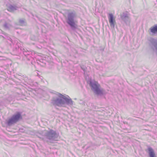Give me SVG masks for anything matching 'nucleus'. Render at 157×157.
I'll list each match as a JSON object with an SVG mask.
<instances>
[{"mask_svg":"<svg viewBox=\"0 0 157 157\" xmlns=\"http://www.w3.org/2000/svg\"><path fill=\"white\" fill-rule=\"evenodd\" d=\"M19 25L21 26H25L26 24L25 20L23 18H21L19 19Z\"/></svg>","mask_w":157,"mask_h":157,"instance_id":"nucleus-11","label":"nucleus"},{"mask_svg":"<svg viewBox=\"0 0 157 157\" xmlns=\"http://www.w3.org/2000/svg\"><path fill=\"white\" fill-rule=\"evenodd\" d=\"M17 7L15 6H13L11 5H7V10L10 12H13L17 9Z\"/></svg>","mask_w":157,"mask_h":157,"instance_id":"nucleus-8","label":"nucleus"},{"mask_svg":"<svg viewBox=\"0 0 157 157\" xmlns=\"http://www.w3.org/2000/svg\"><path fill=\"white\" fill-rule=\"evenodd\" d=\"M22 118L21 113L17 112L13 114L6 122V124L8 126H11L16 124Z\"/></svg>","mask_w":157,"mask_h":157,"instance_id":"nucleus-5","label":"nucleus"},{"mask_svg":"<svg viewBox=\"0 0 157 157\" xmlns=\"http://www.w3.org/2000/svg\"><path fill=\"white\" fill-rule=\"evenodd\" d=\"M81 68L83 70V71H84V74L85 75L86 73L85 72V69H83L82 67H81Z\"/></svg>","mask_w":157,"mask_h":157,"instance_id":"nucleus-15","label":"nucleus"},{"mask_svg":"<svg viewBox=\"0 0 157 157\" xmlns=\"http://www.w3.org/2000/svg\"><path fill=\"white\" fill-rule=\"evenodd\" d=\"M3 26L4 28L6 29H9L12 26L10 24L8 23L7 22H5Z\"/></svg>","mask_w":157,"mask_h":157,"instance_id":"nucleus-12","label":"nucleus"},{"mask_svg":"<svg viewBox=\"0 0 157 157\" xmlns=\"http://www.w3.org/2000/svg\"><path fill=\"white\" fill-rule=\"evenodd\" d=\"M109 15L108 18L110 26L114 28L116 24L115 18L112 13H109Z\"/></svg>","mask_w":157,"mask_h":157,"instance_id":"nucleus-7","label":"nucleus"},{"mask_svg":"<svg viewBox=\"0 0 157 157\" xmlns=\"http://www.w3.org/2000/svg\"><path fill=\"white\" fill-rule=\"evenodd\" d=\"M75 17V14L74 13H68L66 19L67 23L70 26L71 29L73 30H75L76 28L74 20Z\"/></svg>","mask_w":157,"mask_h":157,"instance_id":"nucleus-6","label":"nucleus"},{"mask_svg":"<svg viewBox=\"0 0 157 157\" xmlns=\"http://www.w3.org/2000/svg\"><path fill=\"white\" fill-rule=\"evenodd\" d=\"M147 150L149 151V155L150 157H156L153 149L151 147L148 148Z\"/></svg>","mask_w":157,"mask_h":157,"instance_id":"nucleus-9","label":"nucleus"},{"mask_svg":"<svg viewBox=\"0 0 157 157\" xmlns=\"http://www.w3.org/2000/svg\"><path fill=\"white\" fill-rule=\"evenodd\" d=\"M156 50H157V48H156Z\"/></svg>","mask_w":157,"mask_h":157,"instance_id":"nucleus-16","label":"nucleus"},{"mask_svg":"<svg viewBox=\"0 0 157 157\" xmlns=\"http://www.w3.org/2000/svg\"><path fill=\"white\" fill-rule=\"evenodd\" d=\"M3 34L4 35V36H2L4 38H6L7 39H9V38L10 40H11V39L9 37V36H8V35L7 34L4 33V32H3ZM8 39L9 40V39Z\"/></svg>","mask_w":157,"mask_h":157,"instance_id":"nucleus-13","label":"nucleus"},{"mask_svg":"<svg viewBox=\"0 0 157 157\" xmlns=\"http://www.w3.org/2000/svg\"><path fill=\"white\" fill-rule=\"evenodd\" d=\"M85 78H86V82H87V83H88V80H87V76H85Z\"/></svg>","mask_w":157,"mask_h":157,"instance_id":"nucleus-14","label":"nucleus"},{"mask_svg":"<svg viewBox=\"0 0 157 157\" xmlns=\"http://www.w3.org/2000/svg\"><path fill=\"white\" fill-rule=\"evenodd\" d=\"M58 136L56 132L51 129L44 133V136L43 139L44 141L47 142L52 143L53 141L56 140Z\"/></svg>","mask_w":157,"mask_h":157,"instance_id":"nucleus-2","label":"nucleus"},{"mask_svg":"<svg viewBox=\"0 0 157 157\" xmlns=\"http://www.w3.org/2000/svg\"><path fill=\"white\" fill-rule=\"evenodd\" d=\"M50 92L55 95L51 101V103L54 106L61 107H66L67 105L71 106L73 105L74 101L69 96H65L54 91Z\"/></svg>","mask_w":157,"mask_h":157,"instance_id":"nucleus-1","label":"nucleus"},{"mask_svg":"<svg viewBox=\"0 0 157 157\" xmlns=\"http://www.w3.org/2000/svg\"><path fill=\"white\" fill-rule=\"evenodd\" d=\"M151 32L154 33H157V25L151 27L150 29Z\"/></svg>","mask_w":157,"mask_h":157,"instance_id":"nucleus-10","label":"nucleus"},{"mask_svg":"<svg viewBox=\"0 0 157 157\" xmlns=\"http://www.w3.org/2000/svg\"><path fill=\"white\" fill-rule=\"evenodd\" d=\"M90 85L91 89L94 93L98 95H102L104 94V90L101 88L100 85L96 81L90 82Z\"/></svg>","mask_w":157,"mask_h":157,"instance_id":"nucleus-3","label":"nucleus"},{"mask_svg":"<svg viewBox=\"0 0 157 157\" xmlns=\"http://www.w3.org/2000/svg\"><path fill=\"white\" fill-rule=\"evenodd\" d=\"M155 47H156V48H157V47H156V46H155Z\"/></svg>","mask_w":157,"mask_h":157,"instance_id":"nucleus-17","label":"nucleus"},{"mask_svg":"<svg viewBox=\"0 0 157 157\" xmlns=\"http://www.w3.org/2000/svg\"><path fill=\"white\" fill-rule=\"evenodd\" d=\"M90 85L91 89L94 93L98 95H102L104 94V90L101 88L100 85L96 81L90 82Z\"/></svg>","mask_w":157,"mask_h":157,"instance_id":"nucleus-4","label":"nucleus"}]
</instances>
